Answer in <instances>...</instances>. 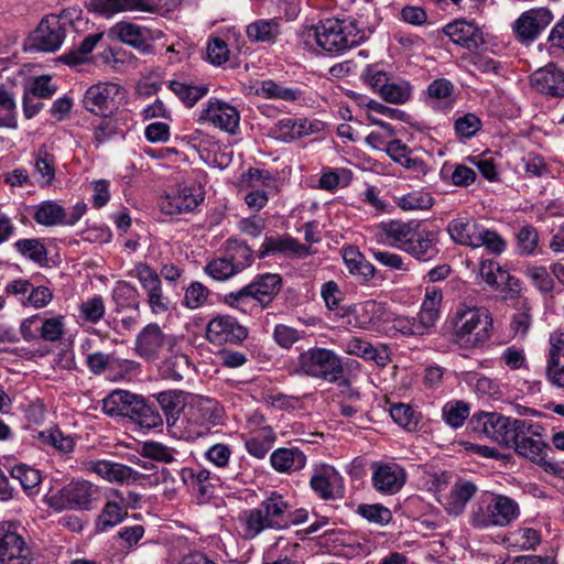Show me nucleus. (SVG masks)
I'll return each mask as SVG.
<instances>
[{
  "label": "nucleus",
  "instance_id": "1",
  "mask_svg": "<svg viewBox=\"0 0 564 564\" xmlns=\"http://www.w3.org/2000/svg\"><path fill=\"white\" fill-rule=\"evenodd\" d=\"M302 36L307 43L315 41L326 52L341 53L364 42L366 33L352 18H329L305 28Z\"/></svg>",
  "mask_w": 564,
  "mask_h": 564
},
{
  "label": "nucleus",
  "instance_id": "2",
  "mask_svg": "<svg viewBox=\"0 0 564 564\" xmlns=\"http://www.w3.org/2000/svg\"><path fill=\"white\" fill-rule=\"evenodd\" d=\"M453 323L455 340L466 349L484 347L494 335V317L485 306L459 303Z\"/></svg>",
  "mask_w": 564,
  "mask_h": 564
},
{
  "label": "nucleus",
  "instance_id": "3",
  "mask_svg": "<svg viewBox=\"0 0 564 564\" xmlns=\"http://www.w3.org/2000/svg\"><path fill=\"white\" fill-rule=\"evenodd\" d=\"M291 503L278 491L270 492L257 508L247 510L240 517L242 535L254 539L268 529H286V516Z\"/></svg>",
  "mask_w": 564,
  "mask_h": 564
},
{
  "label": "nucleus",
  "instance_id": "4",
  "mask_svg": "<svg viewBox=\"0 0 564 564\" xmlns=\"http://www.w3.org/2000/svg\"><path fill=\"white\" fill-rule=\"evenodd\" d=\"M519 503L509 496L481 497L471 505L468 523L476 530L506 528L520 517Z\"/></svg>",
  "mask_w": 564,
  "mask_h": 564
},
{
  "label": "nucleus",
  "instance_id": "5",
  "mask_svg": "<svg viewBox=\"0 0 564 564\" xmlns=\"http://www.w3.org/2000/svg\"><path fill=\"white\" fill-rule=\"evenodd\" d=\"M453 242L473 249L485 247L492 254H501L507 241L496 231L486 228L470 216L452 219L446 227Z\"/></svg>",
  "mask_w": 564,
  "mask_h": 564
},
{
  "label": "nucleus",
  "instance_id": "6",
  "mask_svg": "<svg viewBox=\"0 0 564 564\" xmlns=\"http://www.w3.org/2000/svg\"><path fill=\"white\" fill-rule=\"evenodd\" d=\"M344 372L340 356L332 349L322 347H313L301 352L293 369L294 375L339 384L347 383V381L341 382Z\"/></svg>",
  "mask_w": 564,
  "mask_h": 564
},
{
  "label": "nucleus",
  "instance_id": "7",
  "mask_svg": "<svg viewBox=\"0 0 564 564\" xmlns=\"http://www.w3.org/2000/svg\"><path fill=\"white\" fill-rule=\"evenodd\" d=\"M525 426L530 427V433L524 430L521 436H517V442L513 444L512 448L520 456L542 466L546 473L562 477L564 475V467L556 462L546 459L547 444L544 442V427L530 420H525Z\"/></svg>",
  "mask_w": 564,
  "mask_h": 564
},
{
  "label": "nucleus",
  "instance_id": "8",
  "mask_svg": "<svg viewBox=\"0 0 564 564\" xmlns=\"http://www.w3.org/2000/svg\"><path fill=\"white\" fill-rule=\"evenodd\" d=\"M97 495V486L88 480L76 479L58 490L51 489L44 496V501L55 511L88 510Z\"/></svg>",
  "mask_w": 564,
  "mask_h": 564
},
{
  "label": "nucleus",
  "instance_id": "9",
  "mask_svg": "<svg viewBox=\"0 0 564 564\" xmlns=\"http://www.w3.org/2000/svg\"><path fill=\"white\" fill-rule=\"evenodd\" d=\"M283 285L282 276L278 273L258 274L252 282L243 286L237 292L227 295V302L236 307L241 308L247 304L249 299L254 300L262 308L268 307Z\"/></svg>",
  "mask_w": 564,
  "mask_h": 564
},
{
  "label": "nucleus",
  "instance_id": "10",
  "mask_svg": "<svg viewBox=\"0 0 564 564\" xmlns=\"http://www.w3.org/2000/svg\"><path fill=\"white\" fill-rule=\"evenodd\" d=\"M182 339L173 334H165L161 327L151 323L138 334L134 341L135 354L147 361H155L167 351H175Z\"/></svg>",
  "mask_w": 564,
  "mask_h": 564
},
{
  "label": "nucleus",
  "instance_id": "11",
  "mask_svg": "<svg viewBox=\"0 0 564 564\" xmlns=\"http://www.w3.org/2000/svg\"><path fill=\"white\" fill-rule=\"evenodd\" d=\"M184 0H91L93 11L112 17L121 12L159 13L162 10L172 11Z\"/></svg>",
  "mask_w": 564,
  "mask_h": 564
},
{
  "label": "nucleus",
  "instance_id": "12",
  "mask_svg": "<svg viewBox=\"0 0 564 564\" xmlns=\"http://www.w3.org/2000/svg\"><path fill=\"white\" fill-rule=\"evenodd\" d=\"M66 37V24L56 14H47L28 37L30 51L54 53Z\"/></svg>",
  "mask_w": 564,
  "mask_h": 564
},
{
  "label": "nucleus",
  "instance_id": "13",
  "mask_svg": "<svg viewBox=\"0 0 564 564\" xmlns=\"http://www.w3.org/2000/svg\"><path fill=\"white\" fill-rule=\"evenodd\" d=\"M481 431L486 436L496 443L506 447H511L517 442V436H521L524 430L530 433L529 426H525L524 419H513L496 412L484 413L481 416Z\"/></svg>",
  "mask_w": 564,
  "mask_h": 564
},
{
  "label": "nucleus",
  "instance_id": "14",
  "mask_svg": "<svg viewBox=\"0 0 564 564\" xmlns=\"http://www.w3.org/2000/svg\"><path fill=\"white\" fill-rule=\"evenodd\" d=\"M31 551L13 522H0V564H31Z\"/></svg>",
  "mask_w": 564,
  "mask_h": 564
},
{
  "label": "nucleus",
  "instance_id": "15",
  "mask_svg": "<svg viewBox=\"0 0 564 564\" xmlns=\"http://www.w3.org/2000/svg\"><path fill=\"white\" fill-rule=\"evenodd\" d=\"M121 87L115 83H98L91 85L83 98L84 108L97 116L111 115L118 108L117 98Z\"/></svg>",
  "mask_w": 564,
  "mask_h": 564
},
{
  "label": "nucleus",
  "instance_id": "16",
  "mask_svg": "<svg viewBox=\"0 0 564 564\" xmlns=\"http://www.w3.org/2000/svg\"><path fill=\"white\" fill-rule=\"evenodd\" d=\"M310 486L323 500H337L341 499L345 495L344 478L330 465L321 464L314 466Z\"/></svg>",
  "mask_w": 564,
  "mask_h": 564
},
{
  "label": "nucleus",
  "instance_id": "17",
  "mask_svg": "<svg viewBox=\"0 0 564 564\" xmlns=\"http://www.w3.org/2000/svg\"><path fill=\"white\" fill-rule=\"evenodd\" d=\"M248 337V330L229 315H218L206 327V338L215 345L241 344Z\"/></svg>",
  "mask_w": 564,
  "mask_h": 564
},
{
  "label": "nucleus",
  "instance_id": "18",
  "mask_svg": "<svg viewBox=\"0 0 564 564\" xmlns=\"http://www.w3.org/2000/svg\"><path fill=\"white\" fill-rule=\"evenodd\" d=\"M370 468L372 486L380 494L394 495L406 481V471L397 463L373 462Z\"/></svg>",
  "mask_w": 564,
  "mask_h": 564
},
{
  "label": "nucleus",
  "instance_id": "19",
  "mask_svg": "<svg viewBox=\"0 0 564 564\" xmlns=\"http://www.w3.org/2000/svg\"><path fill=\"white\" fill-rule=\"evenodd\" d=\"M240 121L239 111L220 100H209L200 111L198 122H208L228 133H236Z\"/></svg>",
  "mask_w": 564,
  "mask_h": 564
},
{
  "label": "nucleus",
  "instance_id": "20",
  "mask_svg": "<svg viewBox=\"0 0 564 564\" xmlns=\"http://www.w3.org/2000/svg\"><path fill=\"white\" fill-rule=\"evenodd\" d=\"M202 200L203 195L198 188L180 185L176 192L161 197L158 205L165 215L176 216L194 210Z\"/></svg>",
  "mask_w": 564,
  "mask_h": 564
},
{
  "label": "nucleus",
  "instance_id": "21",
  "mask_svg": "<svg viewBox=\"0 0 564 564\" xmlns=\"http://www.w3.org/2000/svg\"><path fill=\"white\" fill-rule=\"evenodd\" d=\"M549 9L536 8L523 12L513 23V31L521 42H532L552 22Z\"/></svg>",
  "mask_w": 564,
  "mask_h": 564
},
{
  "label": "nucleus",
  "instance_id": "22",
  "mask_svg": "<svg viewBox=\"0 0 564 564\" xmlns=\"http://www.w3.org/2000/svg\"><path fill=\"white\" fill-rule=\"evenodd\" d=\"M419 226L420 223L415 220H389L381 223L378 227L377 238L383 245L404 252Z\"/></svg>",
  "mask_w": 564,
  "mask_h": 564
},
{
  "label": "nucleus",
  "instance_id": "23",
  "mask_svg": "<svg viewBox=\"0 0 564 564\" xmlns=\"http://www.w3.org/2000/svg\"><path fill=\"white\" fill-rule=\"evenodd\" d=\"M109 36L142 53L152 52V45L149 43L154 39L152 31L135 23L129 21L118 22L109 29Z\"/></svg>",
  "mask_w": 564,
  "mask_h": 564
},
{
  "label": "nucleus",
  "instance_id": "24",
  "mask_svg": "<svg viewBox=\"0 0 564 564\" xmlns=\"http://www.w3.org/2000/svg\"><path fill=\"white\" fill-rule=\"evenodd\" d=\"M186 415L189 423L199 427V431L196 432L199 436L207 433L212 426L220 422L223 409L214 399L199 398L191 404Z\"/></svg>",
  "mask_w": 564,
  "mask_h": 564
},
{
  "label": "nucleus",
  "instance_id": "25",
  "mask_svg": "<svg viewBox=\"0 0 564 564\" xmlns=\"http://www.w3.org/2000/svg\"><path fill=\"white\" fill-rule=\"evenodd\" d=\"M384 313V304L369 300L345 308L343 316L347 317V323L352 327L369 329L383 319Z\"/></svg>",
  "mask_w": 564,
  "mask_h": 564
},
{
  "label": "nucleus",
  "instance_id": "26",
  "mask_svg": "<svg viewBox=\"0 0 564 564\" xmlns=\"http://www.w3.org/2000/svg\"><path fill=\"white\" fill-rule=\"evenodd\" d=\"M438 232L420 225L404 252L420 262H429L438 256Z\"/></svg>",
  "mask_w": 564,
  "mask_h": 564
},
{
  "label": "nucleus",
  "instance_id": "27",
  "mask_svg": "<svg viewBox=\"0 0 564 564\" xmlns=\"http://www.w3.org/2000/svg\"><path fill=\"white\" fill-rule=\"evenodd\" d=\"M451 41L468 51H476L485 44L484 33L474 22L456 20L443 29Z\"/></svg>",
  "mask_w": 564,
  "mask_h": 564
},
{
  "label": "nucleus",
  "instance_id": "28",
  "mask_svg": "<svg viewBox=\"0 0 564 564\" xmlns=\"http://www.w3.org/2000/svg\"><path fill=\"white\" fill-rule=\"evenodd\" d=\"M478 487L470 480L457 479L440 500L445 511L453 517L463 514L467 503L477 494Z\"/></svg>",
  "mask_w": 564,
  "mask_h": 564
},
{
  "label": "nucleus",
  "instance_id": "29",
  "mask_svg": "<svg viewBox=\"0 0 564 564\" xmlns=\"http://www.w3.org/2000/svg\"><path fill=\"white\" fill-rule=\"evenodd\" d=\"M85 469L110 482L137 481L141 476L127 465L106 459L88 460L85 463Z\"/></svg>",
  "mask_w": 564,
  "mask_h": 564
},
{
  "label": "nucleus",
  "instance_id": "30",
  "mask_svg": "<svg viewBox=\"0 0 564 564\" xmlns=\"http://www.w3.org/2000/svg\"><path fill=\"white\" fill-rule=\"evenodd\" d=\"M532 87L552 97H564V70L554 64L536 69L530 76Z\"/></svg>",
  "mask_w": 564,
  "mask_h": 564
},
{
  "label": "nucleus",
  "instance_id": "31",
  "mask_svg": "<svg viewBox=\"0 0 564 564\" xmlns=\"http://www.w3.org/2000/svg\"><path fill=\"white\" fill-rule=\"evenodd\" d=\"M307 463L305 453L296 446L278 447L270 455V466L279 474L292 475L304 469Z\"/></svg>",
  "mask_w": 564,
  "mask_h": 564
},
{
  "label": "nucleus",
  "instance_id": "32",
  "mask_svg": "<svg viewBox=\"0 0 564 564\" xmlns=\"http://www.w3.org/2000/svg\"><path fill=\"white\" fill-rule=\"evenodd\" d=\"M310 248L299 242L297 239L290 236H265L259 248L258 257L263 259L270 254H285L295 257H305Z\"/></svg>",
  "mask_w": 564,
  "mask_h": 564
},
{
  "label": "nucleus",
  "instance_id": "33",
  "mask_svg": "<svg viewBox=\"0 0 564 564\" xmlns=\"http://www.w3.org/2000/svg\"><path fill=\"white\" fill-rule=\"evenodd\" d=\"M318 126L319 122H312L307 119L285 117L275 123L272 132L276 139L289 142L318 131Z\"/></svg>",
  "mask_w": 564,
  "mask_h": 564
},
{
  "label": "nucleus",
  "instance_id": "34",
  "mask_svg": "<svg viewBox=\"0 0 564 564\" xmlns=\"http://www.w3.org/2000/svg\"><path fill=\"white\" fill-rule=\"evenodd\" d=\"M140 398V395L127 390H113L102 400V411L109 416H127L131 419Z\"/></svg>",
  "mask_w": 564,
  "mask_h": 564
},
{
  "label": "nucleus",
  "instance_id": "35",
  "mask_svg": "<svg viewBox=\"0 0 564 564\" xmlns=\"http://www.w3.org/2000/svg\"><path fill=\"white\" fill-rule=\"evenodd\" d=\"M478 274L490 288L499 289L502 284H507L510 290H513L519 286V281L492 259L480 261Z\"/></svg>",
  "mask_w": 564,
  "mask_h": 564
},
{
  "label": "nucleus",
  "instance_id": "36",
  "mask_svg": "<svg viewBox=\"0 0 564 564\" xmlns=\"http://www.w3.org/2000/svg\"><path fill=\"white\" fill-rule=\"evenodd\" d=\"M386 153L395 163L417 174H426L427 166L425 162L417 158L412 156V150H410L401 140L393 139L390 141Z\"/></svg>",
  "mask_w": 564,
  "mask_h": 564
},
{
  "label": "nucleus",
  "instance_id": "37",
  "mask_svg": "<svg viewBox=\"0 0 564 564\" xmlns=\"http://www.w3.org/2000/svg\"><path fill=\"white\" fill-rule=\"evenodd\" d=\"M33 177L40 187H48L55 180V156L46 145L34 153Z\"/></svg>",
  "mask_w": 564,
  "mask_h": 564
},
{
  "label": "nucleus",
  "instance_id": "38",
  "mask_svg": "<svg viewBox=\"0 0 564 564\" xmlns=\"http://www.w3.org/2000/svg\"><path fill=\"white\" fill-rule=\"evenodd\" d=\"M183 480L198 495L200 499L212 497L217 478L206 468H185L182 471Z\"/></svg>",
  "mask_w": 564,
  "mask_h": 564
},
{
  "label": "nucleus",
  "instance_id": "39",
  "mask_svg": "<svg viewBox=\"0 0 564 564\" xmlns=\"http://www.w3.org/2000/svg\"><path fill=\"white\" fill-rule=\"evenodd\" d=\"M514 313L510 322L513 337L525 338L533 323L532 306L528 299L519 296L513 304Z\"/></svg>",
  "mask_w": 564,
  "mask_h": 564
},
{
  "label": "nucleus",
  "instance_id": "40",
  "mask_svg": "<svg viewBox=\"0 0 564 564\" xmlns=\"http://www.w3.org/2000/svg\"><path fill=\"white\" fill-rule=\"evenodd\" d=\"M276 441V434L271 426H263L246 440L245 448L254 458L263 459Z\"/></svg>",
  "mask_w": 564,
  "mask_h": 564
},
{
  "label": "nucleus",
  "instance_id": "41",
  "mask_svg": "<svg viewBox=\"0 0 564 564\" xmlns=\"http://www.w3.org/2000/svg\"><path fill=\"white\" fill-rule=\"evenodd\" d=\"M181 344L175 346V351H167L162 358V372L165 378L180 381L189 369L188 357L182 352Z\"/></svg>",
  "mask_w": 564,
  "mask_h": 564
},
{
  "label": "nucleus",
  "instance_id": "42",
  "mask_svg": "<svg viewBox=\"0 0 564 564\" xmlns=\"http://www.w3.org/2000/svg\"><path fill=\"white\" fill-rule=\"evenodd\" d=\"M392 327L404 336H423L429 334L434 325L419 312L416 316H397Z\"/></svg>",
  "mask_w": 564,
  "mask_h": 564
},
{
  "label": "nucleus",
  "instance_id": "43",
  "mask_svg": "<svg viewBox=\"0 0 564 564\" xmlns=\"http://www.w3.org/2000/svg\"><path fill=\"white\" fill-rule=\"evenodd\" d=\"M33 219L42 226L62 225L66 216L65 209L53 200H45L33 207Z\"/></svg>",
  "mask_w": 564,
  "mask_h": 564
},
{
  "label": "nucleus",
  "instance_id": "44",
  "mask_svg": "<svg viewBox=\"0 0 564 564\" xmlns=\"http://www.w3.org/2000/svg\"><path fill=\"white\" fill-rule=\"evenodd\" d=\"M247 36L252 42H274L281 34L280 23L275 19L257 20L247 26Z\"/></svg>",
  "mask_w": 564,
  "mask_h": 564
},
{
  "label": "nucleus",
  "instance_id": "45",
  "mask_svg": "<svg viewBox=\"0 0 564 564\" xmlns=\"http://www.w3.org/2000/svg\"><path fill=\"white\" fill-rule=\"evenodd\" d=\"M104 119L94 129V142L97 145L102 144L107 140L118 134H124L127 122L123 118L102 116Z\"/></svg>",
  "mask_w": 564,
  "mask_h": 564
},
{
  "label": "nucleus",
  "instance_id": "46",
  "mask_svg": "<svg viewBox=\"0 0 564 564\" xmlns=\"http://www.w3.org/2000/svg\"><path fill=\"white\" fill-rule=\"evenodd\" d=\"M226 256L235 269L239 272L250 267L253 261V251L243 241L237 239L227 240Z\"/></svg>",
  "mask_w": 564,
  "mask_h": 564
},
{
  "label": "nucleus",
  "instance_id": "47",
  "mask_svg": "<svg viewBox=\"0 0 564 564\" xmlns=\"http://www.w3.org/2000/svg\"><path fill=\"white\" fill-rule=\"evenodd\" d=\"M540 245L539 232L532 225L521 227L516 235V250L519 256H534Z\"/></svg>",
  "mask_w": 564,
  "mask_h": 564
},
{
  "label": "nucleus",
  "instance_id": "48",
  "mask_svg": "<svg viewBox=\"0 0 564 564\" xmlns=\"http://www.w3.org/2000/svg\"><path fill=\"white\" fill-rule=\"evenodd\" d=\"M343 258L350 273L358 274L365 280L373 278L375 267L357 249L352 247L346 248Z\"/></svg>",
  "mask_w": 564,
  "mask_h": 564
},
{
  "label": "nucleus",
  "instance_id": "49",
  "mask_svg": "<svg viewBox=\"0 0 564 564\" xmlns=\"http://www.w3.org/2000/svg\"><path fill=\"white\" fill-rule=\"evenodd\" d=\"M10 474L13 479L20 482L26 495L34 496L37 494V488L42 479L37 469L25 464H20L12 467Z\"/></svg>",
  "mask_w": 564,
  "mask_h": 564
},
{
  "label": "nucleus",
  "instance_id": "50",
  "mask_svg": "<svg viewBox=\"0 0 564 564\" xmlns=\"http://www.w3.org/2000/svg\"><path fill=\"white\" fill-rule=\"evenodd\" d=\"M355 512L367 522L379 527H384L392 521L391 510L381 503H360Z\"/></svg>",
  "mask_w": 564,
  "mask_h": 564
},
{
  "label": "nucleus",
  "instance_id": "51",
  "mask_svg": "<svg viewBox=\"0 0 564 564\" xmlns=\"http://www.w3.org/2000/svg\"><path fill=\"white\" fill-rule=\"evenodd\" d=\"M257 94L263 98L295 101L301 96V90L282 86L272 79L262 80Z\"/></svg>",
  "mask_w": 564,
  "mask_h": 564
},
{
  "label": "nucleus",
  "instance_id": "52",
  "mask_svg": "<svg viewBox=\"0 0 564 564\" xmlns=\"http://www.w3.org/2000/svg\"><path fill=\"white\" fill-rule=\"evenodd\" d=\"M443 293L440 288L435 285L426 286L424 300L419 312L434 326L440 317Z\"/></svg>",
  "mask_w": 564,
  "mask_h": 564
},
{
  "label": "nucleus",
  "instance_id": "53",
  "mask_svg": "<svg viewBox=\"0 0 564 564\" xmlns=\"http://www.w3.org/2000/svg\"><path fill=\"white\" fill-rule=\"evenodd\" d=\"M39 441L63 454L74 451L75 442L72 436L64 434L59 429H50L39 433Z\"/></svg>",
  "mask_w": 564,
  "mask_h": 564
},
{
  "label": "nucleus",
  "instance_id": "54",
  "mask_svg": "<svg viewBox=\"0 0 564 564\" xmlns=\"http://www.w3.org/2000/svg\"><path fill=\"white\" fill-rule=\"evenodd\" d=\"M65 334V317L62 315L54 317L41 316L39 324V338L45 341H59Z\"/></svg>",
  "mask_w": 564,
  "mask_h": 564
},
{
  "label": "nucleus",
  "instance_id": "55",
  "mask_svg": "<svg viewBox=\"0 0 564 564\" xmlns=\"http://www.w3.org/2000/svg\"><path fill=\"white\" fill-rule=\"evenodd\" d=\"M469 405L464 401H448L442 408V417L447 425L458 429L469 416Z\"/></svg>",
  "mask_w": 564,
  "mask_h": 564
},
{
  "label": "nucleus",
  "instance_id": "56",
  "mask_svg": "<svg viewBox=\"0 0 564 564\" xmlns=\"http://www.w3.org/2000/svg\"><path fill=\"white\" fill-rule=\"evenodd\" d=\"M126 516H127V512L118 503H116V502L106 503L96 520V524H95L96 531L97 532L108 531L109 529L119 524L124 519Z\"/></svg>",
  "mask_w": 564,
  "mask_h": 564
},
{
  "label": "nucleus",
  "instance_id": "57",
  "mask_svg": "<svg viewBox=\"0 0 564 564\" xmlns=\"http://www.w3.org/2000/svg\"><path fill=\"white\" fill-rule=\"evenodd\" d=\"M169 87L187 107H193L208 91L206 86H194L177 80H171Z\"/></svg>",
  "mask_w": 564,
  "mask_h": 564
},
{
  "label": "nucleus",
  "instance_id": "58",
  "mask_svg": "<svg viewBox=\"0 0 564 564\" xmlns=\"http://www.w3.org/2000/svg\"><path fill=\"white\" fill-rule=\"evenodd\" d=\"M462 379L467 384L473 386L475 391L481 395L495 397L500 393V386L496 380L481 376L477 372H463Z\"/></svg>",
  "mask_w": 564,
  "mask_h": 564
},
{
  "label": "nucleus",
  "instance_id": "59",
  "mask_svg": "<svg viewBox=\"0 0 564 564\" xmlns=\"http://www.w3.org/2000/svg\"><path fill=\"white\" fill-rule=\"evenodd\" d=\"M390 416L401 427L408 431L416 430L420 415L405 403H393L389 409Z\"/></svg>",
  "mask_w": 564,
  "mask_h": 564
},
{
  "label": "nucleus",
  "instance_id": "60",
  "mask_svg": "<svg viewBox=\"0 0 564 564\" xmlns=\"http://www.w3.org/2000/svg\"><path fill=\"white\" fill-rule=\"evenodd\" d=\"M131 419L144 429H154L163 424L161 414L141 397Z\"/></svg>",
  "mask_w": 564,
  "mask_h": 564
},
{
  "label": "nucleus",
  "instance_id": "61",
  "mask_svg": "<svg viewBox=\"0 0 564 564\" xmlns=\"http://www.w3.org/2000/svg\"><path fill=\"white\" fill-rule=\"evenodd\" d=\"M139 291L127 281H118L113 289V299L122 307L139 308Z\"/></svg>",
  "mask_w": 564,
  "mask_h": 564
},
{
  "label": "nucleus",
  "instance_id": "62",
  "mask_svg": "<svg viewBox=\"0 0 564 564\" xmlns=\"http://www.w3.org/2000/svg\"><path fill=\"white\" fill-rule=\"evenodd\" d=\"M204 271L216 281H226L238 273L227 256L210 260Z\"/></svg>",
  "mask_w": 564,
  "mask_h": 564
},
{
  "label": "nucleus",
  "instance_id": "63",
  "mask_svg": "<svg viewBox=\"0 0 564 564\" xmlns=\"http://www.w3.org/2000/svg\"><path fill=\"white\" fill-rule=\"evenodd\" d=\"M17 250L25 258L43 263L47 260V250L39 239H20L14 243Z\"/></svg>",
  "mask_w": 564,
  "mask_h": 564
},
{
  "label": "nucleus",
  "instance_id": "64",
  "mask_svg": "<svg viewBox=\"0 0 564 564\" xmlns=\"http://www.w3.org/2000/svg\"><path fill=\"white\" fill-rule=\"evenodd\" d=\"M412 93L411 85L405 80L388 82L380 96L388 102L401 105L406 102Z\"/></svg>",
  "mask_w": 564,
  "mask_h": 564
}]
</instances>
